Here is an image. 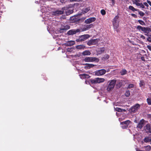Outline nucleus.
<instances>
[{
  "instance_id": "4468645a",
  "label": "nucleus",
  "mask_w": 151,
  "mask_h": 151,
  "mask_svg": "<svg viewBox=\"0 0 151 151\" xmlns=\"http://www.w3.org/2000/svg\"><path fill=\"white\" fill-rule=\"evenodd\" d=\"M96 20L95 17H90L85 21L84 23L86 24H89L95 21Z\"/></svg>"
},
{
  "instance_id": "6e6d98bb",
  "label": "nucleus",
  "mask_w": 151,
  "mask_h": 151,
  "mask_svg": "<svg viewBox=\"0 0 151 151\" xmlns=\"http://www.w3.org/2000/svg\"><path fill=\"white\" fill-rule=\"evenodd\" d=\"M89 63H85V64H83V65H85L86 66H87L88 64Z\"/></svg>"
},
{
  "instance_id": "4d7b16f0",
  "label": "nucleus",
  "mask_w": 151,
  "mask_h": 151,
  "mask_svg": "<svg viewBox=\"0 0 151 151\" xmlns=\"http://www.w3.org/2000/svg\"><path fill=\"white\" fill-rule=\"evenodd\" d=\"M150 139L151 140H150V144H151V138Z\"/></svg>"
},
{
  "instance_id": "58836bf2",
  "label": "nucleus",
  "mask_w": 151,
  "mask_h": 151,
  "mask_svg": "<svg viewBox=\"0 0 151 151\" xmlns=\"http://www.w3.org/2000/svg\"><path fill=\"white\" fill-rule=\"evenodd\" d=\"M132 1L133 3L135 4L136 6L137 4H139V2L140 1L139 0H132Z\"/></svg>"
},
{
  "instance_id": "bb28decb",
  "label": "nucleus",
  "mask_w": 151,
  "mask_h": 151,
  "mask_svg": "<svg viewBox=\"0 0 151 151\" xmlns=\"http://www.w3.org/2000/svg\"><path fill=\"white\" fill-rule=\"evenodd\" d=\"M119 18V16L118 15L115 16L113 19L112 22H119V21H118Z\"/></svg>"
},
{
  "instance_id": "6e6552de",
  "label": "nucleus",
  "mask_w": 151,
  "mask_h": 151,
  "mask_svg": "<svg viewBox=\"0 0 151 151\" xmlns=\"http://www.w3.org/2000/svg\"><path fill=\"white\" fill-rule=\"evenodd\" d=\"M131 122L129 120L121 122L120 124L122 125L121 127L123 129H125L127 128Z\"/></svg>"
},
{
  "instance_id": "f257e3e1",
  "label": "nucleus",
  "mask_w": 151,
  "mask_h": 151,
  "mask_svg": "<svg viewBox=\"0 0 151 151\" xmlns=\"http://www.w3.org/2000/svg\"><path fill=\"white\" fill-rule=\"evenodd\" d=\"M137 29L139 31H140L141 30L143 32L145 33V35L147 36H149L148 34L151 32V27H143L138 25L137 27ZM149 36L151 38V35H149Z\"/></svg>"
},
{
  "instance_id": "c03bdc74",
  "label": "nucleus",
  "mask_w": 151,
  "mask_h": 151,
  "mask_svg": "<svg viewBox=\"0 0 151 151\" xmlns=\"http://www.w3.org/2000/svg\"><path fill=\"white\" fill-rule=\"evenodd\" d=\"M131 15L132 17H134L135 18H137V16L135 14H131Z\"/></svg>"
},
{
  "instance_id": "f704fd0d",
  "label": "nucleus",
  "mask_w": 151,
  "mask_h": 151,
  "mask_svg": "<svg viewBox=\"0 0 151 151\" xmlns=\"http://www.w3.org/2000/svg\"><path fill=\"white\" fill-rule=\"evenodd\" d=\"M130 92L129 91V90L126 91L125 93V95L127 97H129L130 96Z\"/></svg>"
},
{
  "instance_id": "39448f33",
  "label": "nucleus",
  "mask_w": 151,
  "mask_h": 151,
  "mask_svg": "<svg viewBox=\"0 0 151 151\" xmlns=\"http://www.w3.org/2000/svg\"><path fill=\"white\" fill-rule=\"evenodd\" d=\"M89 37L88 34H85L79 36L78 39H76V41L77 42L84 41L87 39Z\"/></svg>"
},
{
  "instance_id": "473e14b6",
  "label": "nucleus",
  "mask_w": 151,
  "mask_h": 151,
  "mask_svg": "<svg viewBox=\"0 0 151 151\" xmlns=\"http://www.w3.org/2000/svg\"><path fill=\"white\" fill-rule=\"evenodd\" d=\"M120 73L121 75H124L127 73V71L125 69H123Z\"/></svg>"
},
{
  "instance_id": "f3484780",
  "label": "nucleus",
  "mask_w": 151,
  "mask_h": 151,
  "mask_svg": "<svg viewBox=\"0 0 151 151\" xmlns=\"http://www.w3.org/2000/svg\"><path fill=\"white\" fill-rule=\"evenodd\" d=\"M76 48L78 50H84L86 48V46L83 45H80L76 46Z\"/></svg>"
},
{
  "instance_id": "2eb2a0df",
  "label": "nucleus",
  "mask_w": 151,
  "mask_h": 151,
  "mask_svg": "<svg viewBox=\"0 0 151 151\" xmlns=\"http://www.w3.org/2000/svg\"><path fill=\"white\" fill-rule=\"evenodd\" d=\"M146 132L147 134L151 133V127L150 124H147L145 126Z\"/></svg>"
},
{
  "instance_id": "20e7f679",
  "label": "nucleus",
  "mask_w": 151,
  "mask_h": 151,
  "mask_svg": "<svg viewBox=\"0 0 151 151\" xmlns=\"http://www.w3.org/2000/svg\"><path fill=\"white\" fill-rule=\"evenodd\" d=\"M83 60L85 62H92L95 61L98 62L99 59L97 58L94 57H86L83 59Z\"/></svg>"
},
{
  "instance_id": "6ab92c4d",
  "label": "nucleus",
  "mask_w": 151,
  "mask_h": 151,
  "mask_svg": "<svg viewBox=\"0 0 151 151\" xmlns=\"http://www.w3.org/2000/svg\"><path fill=\"white\" fill-rule=\"evenodd\" d=\"M79 76L80 78L82 79L84 78L88 79L90 77V76L86 74H81Z\"/></svg>"
},
{
  "instance_id": "1a4fd4ad",
  "label": "nucleus",
  "mask_w": 151,
  "mask_h": 151,
  "mask_svg": "<svg viewBox=\"0 0 151 151\" xmlns=\"http://www.w3.org/2000/svg\"><path fill=\"white\" fill-rule=\"evenodd\" d=\"M80 32L81 30L79 29H73L68 31L67 33V34L68 35H72Z\"/></svg>"
},
{
  "instance_id": "ea45409f",
  "label": "nucleus",
  "mask_w": 151,
  "mask_h": 151,
  "mask_svg": "<svg viewBox=\"0 0 151 151\" xmlns=\"http://www.w3.org/2000/svg\"><path fill=\"white\" fill-rule=\"evenodd\" d=\"M137 11L139 12V14L140 16L143 17L145 15V13L143 12L139 11V10Z\"/></svg>"
},
{
  "instance_id": "37998d69",
  "label": "nucleus",
  "mask_w": 151,
  "mask_h": 151,
  "mask_svg": "<svg viewBox=\"0 0 151 151\" xmlns=\"http://www.w3.org/2000/svg\"><path fill=\"white\" fill-rule=\"evenodd\" d=\"M134 87V85L133 84H129L127 87V89L133 88Z\"/></svg>"
},
{
  "instance_id": "dca6fc26",
  "label": "nucleus",
  "mask_w": 151,
  "mask_h": 151,
  "mask_svg": "<svg viewBox=\"0 0 151 151\" xmlns=\"http://www.w3.org/2000/svg\"><path fill=\"white\" fill-rule=\"evenodd\" d=\"M53 14L54 15H57L59 14H63L64 11L61 10H56L53 11L52 12Z\"/></svg>"
},
{
  "instance_id": "72a5a7b5",
  "label": "nucleus",
  "mask_w": 151,
  "mask_h": 151,
  "mask_svg": "<svg viewBox=\"0 0 151 151\" xmlns=\"http://www.w3.org/2000/svg\"><path fill=\"white\" fill-rule=\"evenodd\" d=\"M145 83L144 80H140V81L139 86L140 87H142V86H145Z\"/></svg>"
},
{
  "instance_id": "c9c22d12",
  "label": "nucleus",
  "mask_w": 151,
  "mask_h": 151,
  "mask_svg": "<svg viewBox=\"0 0 151 151\" xmlns=\"http://www.w3.org/2000/svg\"><path fill=\"white\" fill-rule=\"evenodd\" d=\"M138 22L140 24L142 25H145L146 24L145 22L142 20H139Z\"/></svg>"
},
{
  "instance_id": "13d9d810",
  "label": "nucleus",
  "mask_w": 151,
  "mask_h": 151,
  "mask_svg": "<svg viewBox=\"0 0 151 151\" xmlns=\"http://www.w3.org/2000/svg\"><path fill=\"white\" fill-rule=\"evenodd\" d=\"M150 10L151 11V8H150Z\"/></svg>"
},
{
  "instance_id": "3c124183",
  "label": "nucleus",
  "mask_w": 151,
  "mask_h": 151,
  "mask_svg": "<svg viewBox=\"0 0 151 151\" xmlns=\"http://www.w3.org/2000/svg\"><path fill=\"white\" fill-rule=\"evenodd\" d=\"M140 37L141 38H142L143 39H145V37L143 35H141L140 36Z\"/></svg>"
},
{
  "instance_id": "7c9ffc66",
  "label": "nucleus",
  "mask_w": 151,
  "mask_h": 151,
  "mask_svg": "<svg viewBox=\"0 0 151 151\" xmlns=\"http://www.w3.org/2000/svg\"><path fill=\"white\" fill-rule=\"evenodd\" d=\"M70 28V26L68 25H66L63 28L61 29L62 30H67Z\"/></svg>"
},
{
  "instance_id": "8fccbe9b",
  "label": "nucleus",
  "mask_w": 151,
  "mask_h": 151,
  "mask_svg": "<svg viewBox=\"0 0 151 151\" xmlns=\"http://www.w3.org/2000/svg\"><path fill=\"white\" fill-rule=\"evenodd\" d=\"M148 49L150 51H151V46L150 45H148L147 46Z\"/></svg>"
},
{
  "instance_id": "c85d7f7f",
  "label": "nucleus",
  "mask_w": 151,
  "mask_h": 151,
  "mask_svg": "<svg viewBox=\"0 0 151 151\" xmlns=\"http://www.w3.org/2000/svg\"><path fill=\"white\" fill-rule=\"evenodd\" d=\"M115 110L116 111L119 112H122L123 111H125V109H122L116 107L115 109Z\"/></svg>"
},
{
  "instance_id": "412c9836",
  "label": "nucleus",
  "mask_w": 151,
  "mask_h": 151,
  "mask_svg": "<svg viewBox=\"0 0 151 151\" xmlns=\"http://www.w3.org/2000/svg\"><path fill=\"white\" fill-rule=\"evenodd\" d=\"M91 54L89 50H86L84 51L82 53V55L83 56L89 55Z\"/></svg>"
},
{
  "instance_id": "b1692460",
  "label": "nucleus",
  "mask_w": 151,
  "mask_h": 151,
  "mask_svg": "<svg viewBox=\"0 0 151 151\" xmlns=\"http://www.w3.org/2000/svg\"><path fill=\"white\" fill-rule=\"evenodd\" d=\"M109 56L108 54H105L104 55V56L101 58V59L103 60H105L109 58Z\"/></svg>"
},
{
  "instance_id": "a19ab883",
  "label": "nucleus",
  "mask_w": 151,
  "mask_h": 151,
  "mask_svg": "<svg viewBox=\"0 0 151 151\" xmlns=\"http://www.w3.org/2000/svg\"><path fill=\"white\" fill-rule=\"evenodd\" d=\"M101 13L102 15H104L106 14V12L104 9H102L101 11Z\"/></svg>"
},
{
  "instance_id": "9b49d317",
  "label": "nucleus",
  "mask_w": 151,
  "mask_h": 151,
  "mask_svg": "<svg viewBox=\"0 0 151 151\" xmlns=\"http://www.w3.org/2000/svg\"><path fill=\"white\" fill-rule=\"evenodd\" d=\"M106 72V70L104 69H102L96 71L95 73L96 75L100 76L104 75Z\"/></svg>"
},
{
  "instance_id": "393cba45",
  "label": "nucleus",
  "mask_w": 151,
  "mask_h": 151,
  "mask_svg": "<svg viewBox=\"0 0 151 151\" xmlns=\"http://www.w3.org/2000/svg\"><path fill=\"white\" fill-rule=\"evenodd\" d=\"M151 138L149 137H145L144 139V141L145 142L147 143L150 142Z\"/></svg>"
},
{
  "instance_id": "9d476101",
  "label": "nucleus",
  "mask_w": 151,
  "mask_h": 151,
  "mask_svg": "<svg viewBox=\"0 0 151 151\" xmlns=\"http://www.w3.org/2000/svg\"><path fill=\"white\" fill-rule=\"evenodd\" d=\"M140 107V105L139 104H137L131 107L130 109V110L131 112L134 113L137 111Z\"/></svg>"
},
{
  "instance_id": "09e8293b",
  "label": "nucleus",
  "mask_w": 151,
  "mask_h": 151,
  "mask_svg": "<svg viewBox=\"0 0 151 151\" xmlns=\"http://www.w3.org/2000/svg\"><path fill=\"white\" fill-rule=\"evenodd\" d=\"M141 59L143 61H145V57H141Z\"/></svg>"
},
{
  "instance_id": "e433bc0d",
  "label": "nucleus",
  "mask_w": 151,
  "mask_h": 151,
  "mask_svg": "<svg viewBox=\"0 0 151 151\" xmlns=\"http://www.w3.org/2000/svg\"><path fill=\"white\" fill-rule=\"evenodd\" d=\"M137 6H139L140 7L142 8V9H144L145 8V7L143 4H142V3H139V4H137Z\"/></svg>"
},
{
  "instance_id": "0eeeda50",
  "label": "nucleus",
  "mask_w": 151,
  "mask_h": 151,
  "mask_svg": "<svg viewBox=\"0 0 151 151\" xmlns=\"http://www.w3.org/2000/svg\"><path fill=\"white\" fill-rule=\"evenodd\" d=\"M85 17H82L81 18H78V16H75L71 18V19L73 20L74 22H82L85 19Z\"/></svg>"
},
{
  "instance_id": "a878e982",
  "label": "nucleus",
  "mask_w": 151,
  "mask_h": 151,
  "mask_svg": "<svg viewBox=\"0 0 151 151\" xmlns=\"http://www.w3.org/2000/svg\"><path fill=\"white\" fill-rule=\"evenodd\" d=\"M129 9L132 10L133 12L137 11H138V9H136L133 6H129Z\"/></svg>"
},
{
  "instance_id": "a211bd4d",
  "label": "nucleus",
  "mask_w": 151,
  "mask_h": 151,
  "mask_svg": "<svg viewBox=\"0 0 151 151\" xmlns=\"http://www.w3.org/2000/svg\"><path fill=\"white\" fill-rule=\"evenodd\" d=\"M5 7L2 2H0V12L3 13L5 11Z\"/></svg>"
},
{
  "instance_id": "5701e85b",
  "label": "nucleus",
  "mask_w": 151,
  "mask_h": 151,
  "mask_svg": "<svg viewBox=\"0 0 151 151\" xmlns=\"http://www.w3.org/2000/svg\"><path fill=\"white\" fill-rule=\"evenodd\" d=\"M75 44V42L74 41H70L67 42V45L68 46H71L74 45Z\"/></svg>"
},
{
  "instance_id": "2f4dec72",
  "label": "nucleus",
  "mask_w": 151,
  "mask_h": 151,
  "mask_svg": "<svg viewBox=\"0 0 151 151\" xmlns=\"http://www.w3.org/2000/svg\"><path fill=\"white\" fill-rule=\"evenodd\" d=\"M73 11L72 10H68L66 12V14L67 15H70L73 12Z\"/></svg>"
},
{
  "instance_id": "f03ea898",
  "label": "nucleus",
  "mask_w": 151,
  "mask_h": 151,
  "mask_svg": "<svg viewBox=\"0 0 151 151\" xmlns=\"http://www.w3.org/2000/svg\"><path fill=\"white\" fill-rule=\"evenodd\" d=\"M116 80L114 79L109 81V83L106 88L108 91H110L113 90L116 84Z\"/></svg>"
},
{
  "instance_id": "ddd939ff",
  "label": "nucleus",
  "mask_w": 151,
  "mask_h": 151,
  "mask_svg": "<svg viewBox=\"0 0 151 151\" xmlns=\"http://www.w3.org/2000/svg\"><path fill=\"white\" fill-rule=\"evenodd\" d=\"M145 121L144 119H142L141 120L137 126V128L141 129L144 126Z\"/></svg>"
},
{
  "instance_id": "4c0bfd02",
  "label": "nucleus",
  "mask_w": 151,
  "mask_h": 151,
  "mask_svg": "<svg viewBox=\"0 0 151 151\" xmlns=\"http://www.w3.org/2000/svg\"><path fill=\"white\" fill-rule=\"evenodd\" d=\"M147 101L149 105H151V98H147Z\"/></svg>"
},
{
  "instance_id": "79ce46f5",
  "label": "nucleus",
  "mask_w": 151,
  "mask_h": 151,
  "mask_svg": "<svg viewBox=\"0 0 151 151\" xmlns=\"http://www.w3.org/2000/svg\"><path fill=\"white\" fill-rule=\"evenodd\" d=\"M147 119H150V122L151 123V114H147Z\"/></svg>"
},
{
  "instance_id": "4be33fe9",
  "label": "nucleus",
  "mask_w": 151,
  "mask_h": 151,
  "mask_svg": "<svg viewBox=\"0 0 151 151\" xmlns=\"http://www.w3.org/2000/svg\"><path fill=\"white\" fill-rule=\"evenodd\" d=\"M94 65L91 64H88L87 66H86L84 67V68L85 69H88L93 67L94 66Z\"/></svg>"
},
{
  "instance_id": "603ef678",
  "label": "nucleus",
  "mask_w": 151,
  "mask_h": 151,
  "mask_svg": "<svg viewBox=\"0 0 151 151\" xmlns=\"http://www.w3.org/2000/svg\"><path fill=\"white\" fill-rule=\"evenodd\" d=\"M90 10V9L89 8H86L85 9L86 11L85 12H87Z\"/></svg>"
},
{
  "instance_id": "a18cd8bd",
  "label": "nucleus",
  "mask_w": 151,
  "mask_h": 151,
  "mask_svg": "<svg viewBox=\"0 0 151 151\" xmlns=\"http://www.w3.org/2000/svg\"><path fill=\"white\" fill-rule=\"evenodd\" d=\"M147 41L150 42H151V38L150 37H148L147 38Z\"/></svg>"
},
{
  "instance_id": "864d4df0",
  "label": "nucleus",
  "mask_w": 151,
  "mask_h": 151,
  "mask_svg": "<svg viewBox=\"0 0 151 151\" xmlns=\"http://www.w3.org/2000/svg\"><path fill=\"white\" fill-rule=\"evenodd\" d=\"M112 3L113 5H114L115 4V1L114 0H111Z\"/></svg>"
},
{
  "instance_id": "de8ad7c7",
  "label": "nucleus",
  "mask_w": 151,
  "mask_h": 151,
  "mask_svg": "<svg viewBox=\"0 0 151 151\" xmlns=\"http://www.w3.org/2000/svg\"><path fill=\"white\" fill-rule=\"evenodd\" d=\"M147 2L149 4L150 6H151V2L150 1L148 0H147Z\"/></svg>"
},
{
  "instance_id": "bf43d9fd",
  "label": "nucleus",
  "mask_w": 151,
  "mask_h": 151,
  "mask_svg": "<svg viewBox=\"0 0 151 151\" xmlns=\"http://www.w3.org/2000/svg\"><path fill=\"white\" fill-rule=\"evenodd\" d=\"M1 17V16H0V18Z\"/></svg>"
},
{
  "instance_id": "423d86ee",
  "label": "nucleus",
  "mask_w": 151,
  "mask_h": 151,
  "mask_svg": "<svg viewBox=\"0 0 151 151\" xmlns=\"http://www.w3.org/2000/svg\"><path fill=\"white\" fill-rule=\"evenodd\" d=\"M93 27L94 25L92 24L89 25L85 24L83 26V27L81 29V32L86 31Z\"/></svg>"
},
{
  "instance_id": "5fc2aeb1",
  "label": "nucleus",
  "mask_w": 151,
  "mask_h": 151,
  "mask_svg": "<svg viewBox=\"0 0 151 151\" xmlns=\"http://www.w3.org/2000/svg\"><path fill=\"white\" fill-rule=\"evenodd\" d=\"M85 83L86 84H89L90 82L89 81H86L85 82Z\"/></svg>"
},
{
  "instance_id": "c756f323",
  "label": "nucleus",
  "mask_w": 151,
  "mask_h": 151,
  "mask_svg": "<svg viewBox=\"0 0 151 151\" xmlns=\"http://www.w3.org/2000/svg\"><path fill=\"white\" fill-rule=\"evenodd\" d=\"M144 148L145 149L146 151H149L151 150V147L150 145L144 146Z\"/></svg>"
},
{
  "instance_id": "f8f14e48",
  "label": "nucleus",
  "mask_w": 151,
  "mask_h": 151,
  "mask_svg": "<svg viewBox=\"0 0 151 151\" xmlns=\"http://www.w3.org/2000/svg\"><path fill=\"white\" fill-rule=\"evenodd\" d=\"M98 41L97 39H91L89 40L87 43V44L89 46L96 45Z\"/></svg>"
},
{
  "instance_id": "7ed1b4c3",
  "label": "nucleus",
  "mask_w": 151,
  "mask_h": 151,
  "mask_svg": "<svg viewBox=\"0 0 151 151\" xmlns=\"http://www.w3.org/2000/svg\"><path fill=\"white\" fill-rule=\"evenodd\" d=\"M104 81L105 79L104 78H95L94 79H91L90 80V81L92 84L99 83L104 82Z\"/></svg>"
},
{
  "instance_id": "aec40b11",
  "label": "nucleus",
  "mask_w": 151,
  "mask_h": 151,
  "mask_svg": "<svg viewBox=\"0 0 151 151\" xmlns=\"http://www.w3.org/2000/svg\"><path fill=\"white\" fill-rule=\"evenodd\" d=\"M119 22H112L114 28L116 31L118 32V28L119 27Z\"/></svg>"
},
{
  "instance_id": "49530a36",
  "label": "nucleus",
  "mask_w": 151,
  "mask_h": 151,
  "mask_svg": "<svg viewBox=\"0 0 151 151\" xmlns=\"http://www.w3.org/2000/svg\"><path fill=\"white\" fill-rule=\"evenodd\" d=\"M143 4L144 5V6L145 5L147 7H148L149 6V5L147 4V2H144Z\"/></svg>"
},
{
  "instance_id": "cd10ccee",
  "label": "nucleus",
  "mask_w": 151,
  "mask_h": 151,
  "mask_svg": "<svg viewBox=\"0 0 151 151\" xmlns=\"http://www.w3.org/2000/svg\"><path fill=\"white\" fill-rule=\"evenodd\" d=\"M105 51V48L104 47L100 48L98 51L99 54H100L104 52Z\"/></svg>"
}]
</instances>
